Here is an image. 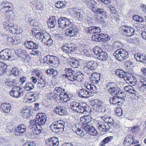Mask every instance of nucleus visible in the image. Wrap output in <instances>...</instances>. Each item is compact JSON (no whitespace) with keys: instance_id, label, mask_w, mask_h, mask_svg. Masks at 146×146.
I'll list each match as a JSON object with an SVG mask.
<instances>
[{"instance_id":"c03bdc74","label":"nucleus","mask_w":146,"mask_h":146,"mask_svg":"<svg viewBox=\"0 0 146 146\" xmlns=\"http://www.w3.org/2000/svg\"><path fill=\"white\" fill-rule=\"evenodd\" d=\"M116 84L114 82H108L106 85V89L108 90V91L109 92L110 90L112 89L115 87H116Z\"/></svg>"},{"instance_id":"9d476101","label":"nucleus","mask_w":146,"mask_h":146,"mask_svg":"<svg viewBox=\"0 0 146 146\" xmlns=\"http://www.w3.org/2000/svg\"><path fill=\"white\" fill-rule=\"evenodd\" d=\"M58 22L59 27L61 28L68 27L70 24L73 23L72 22H71L70 20L64 17L60 18L58 19Z\"/></svg>"},{"instance_id":"1a4fd4ad","label":"nucleus","mask_w":146,"mask_h":146,"mask_svg":"<svg viewBox=\"0 0 146 146\" xmlns=\"http://www.w3.org/2000/svg\"><path fill=\"white\" fill-rule=\"evenodd\" d=\"M122 35L130 37L134 34V30L129 26H122L121 27Z\"/></svg>"},{"instance_id":"13d9d810","label":"nucleus","mask_w":146,"mask_h":146,"mask_svg":"<svg viewBox=\"0 0 146 146\" xmlns=\"http://www.w3.org/2000/svg\"><path fill=\"white\" fill-rule=\"evenodd\" d=\"M105 35L104 34H101L100 35L98 34L96 35H94L92 36V37H94L95 38V40L96 41H100L101 40V37H103L104 36H105Z\"/></svg>"},{"instance_id":"69168bd1","label":"nucleus","mask_w":146,"mask_h":146,"mask_svg":"<svg viewBox=\"0 0 146 146\" xmlns=\"http://www.w3.org/2000/svg\"><path fill=\"white\" fill-rule=\"evenodd\" d=\"M13 26L14 25H13L11 23V24H9V25L5 26V27H3L6 30L11 33V31H12V30L13 28Z\"/></svg>"},{"instance_id":"3c124183","label":"nucleus","mask_w":146,"mask_h":146,"mask_svg":"<svg viewBox=\"0 0 146 146\" xmlns=\"http://www.w3.org/2000/svg\"><path fill=\"white\" fill-rule=\"evenodd\" d=\"M139 126L138 125H135L133 127H129V129L131 130L133 133L137 134L138 133Z\"/></svg>"},{"instance_id":"aec40b11","label":"nucleus","mask_w":146,"mask_h":146,"mask_svg":"<svg viewBox=\"0 0 146 146\" xmlns=\"http://www.w3.org/2000/svg\"><path fill=\"white\" fill-rule=\"evenodd\" d=\"M7 38L8 41L11 42L14 44H18L20 42V38L17 36L12 37L9 35Z\"/></svg>"},{"instance_id":"5701e85b","label":"nucleus","mask_w":146,"mask_h":146,"mask_svg":"<svg viewBox=\"0 0 146 146\" xmlns=\"http://www.w3.org/2000/svg\"><path fill=\"white\" fill-rule=\"evenodd\" d=\"M92 117L90 115H84L81 117L80 120L82 124L86 125V124L89 125V123L91 121Z\"/></svg>"},{"instance_id":"c9c22d12","label":"nucleus","mask_w":146,"mask_h":146,"mask_svg":"<svg viewBox=\"0 0 146 146\" xmlns=\"http://www.w3.org/2000/svg\"><path fill=\"white\" fill-rule=\"evenodd\" d=\"M108 57L107 53L104 51H102L101 53H100V54L97 57V58L100 60L104 61L107 60Z\"/></svg>"},{"instance_id":"79ce46f5","label":"nucleus","mask_w":146,"mask_h":146,"mask_svg":"<svg viewBox=\"0 0 146 146\" xmlns=\"http://www.w3.org/2000/svg\"><path fill=\"white\" fill-rule=\"evenodd\" d=\"M35 85L30 82H27L24 86V88L27 91L31 90L34 88Z\"/></svg>"},{"instance_id":"6e6552de","label":"nucleus","mask_w":146,"mask_h":146,"mask_svg":"<svg viewBox=\"0 0 146 146\" xmlns=\"http://www.w3.org/2000/svg\"><path fill=\"white\" fill-rule=\"evenodd\" d=\"M23 89L18 87H13L10 92V95L13 97L19 98L23 96Z\"/></svg>"},{"instance_id":"864d4df0","label":"nucleus","mask_w":146,"mask_h":146,"mask_svg":"<svg viewBox=\"0 0 146 146\" xmlns=\"http://www.w3.org/2000/svg\"><path fill=\"white\" fill-rule=\"evenodd\" d=\"M14 126L11 123H8L6 125V131L7 132L10 133L13 130Z\"/></svg>"},{"instance_id":"20e7f679","label":"nucleus","mask_w":146,"mask_h":146,"mask_svg":"<svg viewBox=\"0 0 146 146\" xmlns=\"http://www.w3.org/2000/svg\"><path fill=\"white\" fill-rule=\"evenodd\" d=\"M64 122L62 120H58L52 123L50 126V129L55 133L62 132L64 131Z\"/></svg>"},{"instance_id":"a18cd8bd","label":"nucleus","mask_w":146,"mask_h":146,"mask_svg":"<svg viewBox=\"0 0 146 146\" xmlns=\"http://www.w3.org/2000/svg\"><path fill=\"white\" fill-rule=\"evenodd\" d=\"M52 56L49 55H47L44 56L43 59L44 63L47 64L50 66L51 59L52 58Z\"/></svg>"},{"instance_id":"09e8293b","label":"nucleus","mask_w":146,"mask_h":146,"mask_svg":"<svg viewBox=\"0 0 146 146\" xmlns=\"http://www.w3.org/2000/svg\"><path fill=\"white\" fill-rule=\"evenodd\" d=\"M29 24L32 26L33 27L38 26V22L36 20L30 18L29 19Z\"/></svg>"},{"instance_id":"f704fd0d","label":"nucleus","mask_w":146,"mask_h":146,"mask_svg":"<svg viewBox=\"0 0 146 146\" xmlns=\"http://www.w3.org/2000/svg\"><path fill=\"white\" fill-rule=\"evenodd\" d=\"M70 64L74 68H76L79 66V62L78 60L73 58H71L69 60Z\"/></svg>"},{"instance_id":"0eeeda50","label":"nucleus","mask_w":146,"mask_h":146,"mask_svg":"<svg viewBox=\"0 0 146 146\" xmlns=\"http://www.w3.org/2000/svg\"><path fill=\"white\" fill-rule=\"evenodd\" d=\"M70 25L65 30V33L66 35L71 37L77 35L79 31L76 27L73 25V23Z\"/></svg>"},{"instance_id":"a19ab883","label":"nucleus","mask_w":146,"mask_h":146,"mask_svg":"<svg viewBox=\"0 0 146 146\" xmlns=\"http://www.w3.org/2000/svg\"><path fill=\"white\" fill-rule=\"evenodd\" d=\"M112 139V136H110L106 137L100 142V146H105L106 144L111 141Z\"/></svg>"},{"instance_id":"dca6fc26","label":"nucleus","mask_w":146,"mask_h":146,"mask_svg":"<svg viewBox=\"0 0 146 146\" xmlns=\"http://www.w3.org/2000/svg\"><path fill=\"white\" fill-rule=\"evenodd\" d=\"M78 96L81 98H88L90 96H92L89 91L84 89H80L78 91Z\"/></svg>"},{"instance_id":"e433bc0d","label":"nucleus","mask_w":146,"mask_h":146,"mask_svg":"<svg viewBox=\"0 0 146 146\" xmlns=\"http://www.w3.org/2000/svg\"><path fill=\"white\" fill-rule=\"evenodd\" d=\"M79 51L81 54L83 55L84 56H88L92 55V51L90 49H83V50H80V48Z\"/></svg>"},{"instance_id":"7c9ffc66","label":"nucleus","mask_w":146,"mask_h":146,"mask_svg":"<svg viewBox=\"0 0 146 146\" xmlns=\"http://www.w3.org/2000/svg\"><path fill=\"white\" fill-rule=\"evenodd\" d=\"M11 4L8 1H5L2 3L0 4V9H12Z\"/></svg>"},{"instance_id":"052dcab7","label":"nucleus","mask_w":146,"mask_h":146,"mask_svg":"<svg viewBox=\"0 0 146 146\" xmlns=\"http://www.w3.org/2000/svg\"><path fill=\"white\" fill-rule=\"evenodd\" d=\"M7 52H8V60L11 61L15 59L14 54L11 53V51L8 50H7Z\"/></svg>"},{"instance_id":"ea45409f","label":"nucleus","mask_w":146,"mask_h":146,"mask_svg":"<svg viewBox=\"0 0 146 146\" xmlns=\"http://www.w3.org/2000/svg\"><path fill=\"white\" fill-rule=\"evenodd\" d=\"M115 72L116 75L118 76L120 78H124L126 74V73L125 72L120 69H118L116 70Z\"/></svg>"},{"instance_id":"f8f14e48","label":"nucleus","mask_w":146,"mask_h":146,"mask_svg":"<svg viewBox=\"0 0 146 146\" xmlns=\"http://www.w3.org/2000/svg\"><path fill=\"white\" fill-rule=\"evenodd\" d=\"M39 94L36 92H29L27 93L26 96L28 101L33 102L39 98Z\"/></svg>"},{"instance_id":"393cba45","label":"nucleus","mask_w":146,"mask_h":146,"mask_svg":"<svg viewBox=\"0 0 146 146\" xmlns=\"http://www.w3.org/2000/svg\"><path fill=\"white\" fill-rule=\"evenodd\" d=\"M1 108L3 112L9 113L11 109V107L10 103L7 102L3 103L1 104Z\"/></svg>"},{"instance_id":"bf43d9fd","label":"nucleus","mask_w":146,"mask_h":146,"mask_svg":"<svg viewBox=\"0 0 146 146\" xmlns=\"http://www.w3.org/2000/svg\"><path fill=\"white\" fill-rule=\"evenodd\" d=\"M76 74V80L79 82L82 81L84 78L83 75L82 74Z\"/></svg>"},{"instance_id":"58836bf2","label":"nucleus","mask_w":146,"mask_h":146,"mask_svg":"<svg viewBox=\"0 0 146 146\" xmlns=\"http://www.w3.org/2000/svg\"><path fill=\"white\" fill-rule=\"evenodd\" d=\"M21 113L23 118H27L31 115V111L29 110L25 109H23L21 111Z\"/></svg>"},{"instance_id":"2f4dec72","label":"nucleus","mask_w":146,"mask_h":146,"mask_svg":"<svg viewBox=\"0 0 146 146\" xmlns=\"http://www.w3.org/2000/svg\"><path fill=\"white\" fill-rule=\"evenodd\" d=\"M134 78L135 77L133 74L126 73L124 79L127 83L129 82L130 83H132Z\"/></svg>"},{"instance_id":"473e14b6","label":"nucleus","mask_w":146,"mask_h":146,"mask_svg":"<svg viewBox=\"0 0 146 146\" xmlns=\"http://www.w3.org/2000/svg\"><path fill=\"white\" fill-rule=\"evenodd\" d=\"M94 110L98 112H104L106 110V108L103 106H102L101 104L94 106Z\"/></svg>"},{"instance_id":"6e6d98bb","label":"nucleus","mask_w":146,"mask_h":146,"mask_svg":"<svg viewBox=\"0 0 146 146\" xmlns=\"http://www.w3.org/2000/svg\"><path fill=\"white\" fill-rule=\"evenodd\" d=\"M46 84V81H41V80L38 81L37 83V86L39 88H42L44 87Z\"/></svg>"},{"instance_id":"2eb2a0df","label":"nucleus","mask_w":146,"mask_h":146,"mask_svg":"<svg viewBox=\"0 0 146 146\" xmlns=\"http://www.w3.org/2000/svg\"><path fill=\"white\" fill-rule=\"evenodd\" d=\"M24 45L26 48L29 49H35L38 48L39 47L38 43H35L31 41H26Z\"/></svg>"},{"instance_id":"7ed1b4c3","label":"nucleus","mask_w":146,"mask_h":146,"mask_svg":"<svg viewBox=\"0 0 146 146\" xmlns=\"http://www.w3.org/2000/svg\"><path fill=\"white\" fill-rule=\"evenodd\" d=\"M36 36V39L41 40L42 43L48 46H50L53 44V41L49 34L42 32L38 33Z\"/></svg>"},{"instance_id":"a878e982","label":"nucleus","mask_w":146,"mask_h":146,"mask_svg":"<svg viewBox=\"0 0 146 146\" xmlns=\"http://www.w3.org/2000/svg\"><path fill=\"white\" fill-rule=\"evenodd\" d=\"M56 18L54 17L51 16L50 17L48 22V25L50 28H53L56 26Z\"/></svg>"},{"instance_id":"680f3d73","label":"nucleus","mask_w":146,"mask_h":146,"mask_svg":"<svg viewBox=\"0 0 146 146\" xmlns=\"http://www.w3.org/2000/svg\"><path fill=\"white\" fill-rule=\"evenodd\" d=\"M118 96L119 99H122V98H124L126 96V94L124 92L121 91L120 90H119V93L118 94H117V95Z\"/></svg>"},{"instance_id":"bb28decb","label":"nucleus","mask_w":146,"mask_h":146,"mask_svg":"<svg viewBox=\"0 0 146 146\" xmlns=\"http://www.w3.org/2000/svg\"><path fill=\"white\" fill-rule=\"evenodd\" d=\"M17 80L15 79H13L10 78H7L5 80V84L10 87H11L14 86Z\"/></svg>"},{"instance_id":"de8ad7c7","label":"nucleus","mask_w":146,"mask_h":146,"mask_svg":"<svg viewBox=\"0 0 146 146\" xmlns=\"http://www.w3.org/2000/svg\"><path fill=\"white\" fill-rule=\"evenodd\" d=\"M7 67V65L4 63L0 62V75L3 74Z\"/></svg>"},{"instance_id":"603ef678","label":"nucleus","mask_w":146,"mask_h":146,"mask_svg":"<svg viewBox=\"0 0 146 146\" xmlns=\"http://www.w3.org/2000/svg\"><path fill=\"white\" fill-rule=\"evenodd\" d=\"M55 6L58 9L63 8L66 6V5L63 1H59L55 4Z\"/></svg>"},{"instance_id":"338daca9","label":"nucleus","mask_w":146,"mask_h":146,"mask_svg":"<svg viewBox=\"0 0 146 146\" xmlns=\"http://www.w3.org/2000/svg\"><path fill=\"white\" fill-rule=\"evenodd\" d=\"M13 26L14 25H13L11 23V24H9V25L5 26V27H3L6 30L11 33V31H12V30L13 28Z\"/></svg>"},{"instance_id":"4c0bfd02","label":"nucleus","mask_w":146,"mask_h":146,"mask_svg":"<svg viewBox=\"0 0 146 146\" xmlns=\"http://www.w3.org/2000/svg\"><path fill=\"white\" fill-rule=\"evenodd\" d=\"M10 18L12 20L14 19V17H11L10 15H7L6 18L5 20L4 21L3 23V27H5V26H7L9 24H11V21L9 19Z\"/></svg>"},{"instance_id":"72a5a7b5","label":"nucleus","mask_w":146,"mask_h":146,"mask_svg":"<svg viewBox=\"0 0 146 146\" xmlns=\"http://www.w3.org/2000/svg\"><path fill=\"white\" fill-rule=\"evenodd\" d=\"M7 56V50H3L0 52V59L5 60H8V56Z\"/></svg>"},{"instance_id":"f257e3e1","label":"nucleus","mask_w":146,"mask_h":146,"mask_svg":"<svg viewBox=\"0 0 146 146\" xmlns=\"http://www.w3.org/2000/svg\"><path fill=\"white\" fill-rule=\"evenodd\" d=\"M46 121V116L44 113H39L37 114L36 119L31 120L30 122V129L33 134L38 135L42 131L41 126L43 125Z\"/></svg>"},{"instance_id":"8fccbe9b","label":"nucleus","mask_w":146,"mask_h":146,"mask_svg":"<svg viewBox=\"0 0 146 146\" xmlns=\"http://www.w3.org/2000/svg\"><path fill=\"white\" fill-rule=\"evenodd\" d=\"M115 96L112 97L110 98V102L113 104L115 105L118 100H120L118 96Z\"/></svg>"},{"instance_id":"6ab92c4d","label":"nucleus","mask_w":146,"mask_h":146,"mask_svg":"<svg viewBox=\"0 0 146 146\" xmlns=\"http://www.w3.org/2000/svg\"><path fill=\"white\" fill-rule=\"evenodd\" d=\"M134 57L137 61L146 64L145 55L136 53L134 54Z\"/></svg>"},{"instance_id":"0e129e2a","label":"nucleus","mask_w":146,"mask_h":146,"mask_svg":"<svg viewBox=\"0 0 146 146\" xmlns=\"http://www.w3.org/2000/svg\"><path fill=\"white\" fill-rule=\"evenodd\" d=\"M93 12L97 14H100L102 15L105 14L106 12L104 11V10H92Z\"/></svg>"},{"instance_id":"b1692460","label":"nucleus","mask_w":146,"mask_h":146,"mask_svg":"<svg viewBox=\"0 0 146 146\" xmlns=\"http://www.w3.org/2000/svg\"><path fill=\"white\" fill-rule=\"evenodd\" d=\"M79 124L74 125L72 127V129L74 132H75L78 135L82 137L85 134L83 131L81 130L80 129L79 127Z\"/></svg>"},{"instance_id":"9b49d317","label":"nucleus","mask_w":146,"mask_h":146,"mask_svg":"<svg viewBox=\"0 0 146 146\" xmlns=\"http://www.w3.org/2000/svg\"><path fill=\"white\" fill-rule=\"evenodd\" d=\"M61 48L63 52L69 56L73 54L76 50L77 49V48L74 46H71L67 45H65L62 46Z\"/></svg>"},{"instance_id":"c756f323","label":"nucleus","mask_w":146,"mask_h":146,"mask_svg":"<svg viewBox=\"0 0 146 146\" xmlns=\"http://www.w3.org/2000/svg\"><path fill=\"white\" fill-rule=\"evenodd\" d=\"M88 32L90 34H93L96 33H100L101 32V30L99 27L93 26L88 28Z\"/></svg>"},{"instance_id":"412c9836","label":"nucleus","mask_w":146,"mask_h":146,"mask_svg":"<svg viewBox=\"0 0 146 146\" xmlns=\"http://www.w3.org/2000/svg\"><path fill=\"white\" fill-rule=\"evenodd\" d=\"M54 113L58 114L60 115H64L66 112V109L63 106H58L56 107L54 110Z\"/></svg>"},{"instance_id":"774afa93","label":"nucleus","mask_w":146,"mask_h":146,"mask_svg":"<svg viewBox=\"0 0 146 146\" xmlns=\"http://www.w3.org/2000/svg\"><path fill=\"white\" fill-rule=\"evenodd\" d=\"M23 146H35V144L33 141H29L25 143Z\"/></svg>"},{"instance_id":"4be33fe9","label":"nucleus","mask_w":146,"mask_h":146,"mask_svg":"<svg viewBox=\"0 0 146 146\" xmlns=\"http://www.w3.org/2000/svg\"><path fill=\"white\" fill-rule=\"evenodd\" d=\"M84 86L85 88L90 91L91 94L93 93H95L97 92V88L96 86L94 85L90 84L88 82H86L84 84Z\"/></svg>"},{"instance_id":"37998d69","label":"nucleus","mask_w":146,"mask_h":146,"mask_svg":"<svg viewBox=\"0 0 146 146\" xmlns=\"http://www.w3.org/2000/svg\"><path fill=\"white\" fill-rule=\"evenodd\" d=\"M120 89V88H118L116 86V87H115L108 92L112 95L117 96V94H118Z\"/></svg>"},{"instance_id":"4d7b16f0","label":"nucleus","mask_w":146,"mask_h":146,"mask_svg":"<svg viewBox=\"0 0 146 146\" xmlns=\"http://www.w3.org/2000/svg\"><path fill=\"white\" fill-rule=\"evenodd\" d=\"M11 73L15 76H16L18 75L19 73V71L17 68L16 67L13 68L11 70Z\"/></svg>"},{"instance_id":"cd10ccee","label":"nucleus","mask_w":146,"mask_h":146,"mask_svg":"<svg viewBox=\"0 0 146 146\" xmlns=\"http://www.w3.org/2000/svg\"><path fill=\"white\" fill-rule=\"evenodd\" d=\"M23 31L22 28L20 26H17L16 25L13 26V28L11 31V33L14 34H19L21 33Z\"/></svg>"},{"instance_id":"c85d7f7f","label":"nucleus","mask_w":146,"mask_h":146,"mask_svg":"<svg viewBox=\"0 0 146 146\" xmlns=\"http://www.w3.org/2000/svg\"><path fill=\"white\" fill-rule=\"evenodd\" d=\"M51 60L50 66L55 67L58 66L59 64V59L58 57L52 56Z\"/></svg>"},{"instance_id":"4468645a","label":"nucleus","mask_w":146,"mask_h":146,"mask_svg":"<svg viewBox=\"0 0 146 146\" xmlns=\"http://www.w3.org/2000/svg\"><path fill=\"white\" fill-rule=\"evenodd\" d=\"M83 128L89 134L92 135H96L98 134L97 130L94 127L92 126H90L86 124L84 125Z\"/></svg>"},{"instance_id":"5fc2aeb1","label":"nucleus","mask_w":146,"mask_h":146,"mask_svg":"<svg viewBox=\"0 0 146 146\" xmlns=\"http://www.w3.org/2000/svg\"><path fill=\"white\" fill-rule=\"evenodd\" d=\"M65 93H66L65 92H61L59 95L60 100L64 102H65L67 101V100H66V95Z\"/></svg>"},{"instance_id":"f3484780","label":"nucleus","mask_w":146,"mask_h":146,"mask_svg":"<svg viewBox=\"0 0 146 146\" xmlns=\"http://www.w3.org/2000/svg\"><path fill=\"white\" fill-rule=\"evenodd\" d=\"M26 128L24 125H18L14 131L16 135H21L26 131Z\"/></svg>"},{"instance_id":"39448f33","label":"nucleus","mask_w":146,"mask_h":146,"mask_svg":"<svg viewBox=\"0 0 146 146\" xmlns=\"http://www.w3.org/2000/svg\"><path fill=\"white\" fill-rule=\"evenodd\" d=\"M113 55L117 60L122 61L128 58V53L126 50L120 48L115 51Z\"/></svg>"},{"instance_id":"f03ea898","label":"nucleus","mask_w":146,"mask_h":146,"mask_svg":"<svg viewBox=\"0 0 146 146\" xmlns=\"http://www.w3.org/2000/svg\"><path fill=\"white\" fill-rule=\"evenodd\" d=\"M71 109L76 112L86 114L88 111V106L84 103H78L74 102L70 103Z\"/></svg>"},{"instance_id":"423d86ee","label":"nucleus","mask_w":146,"mask_h":146,"mask_svg":"<svg viewBox=\"0 0 146 146\" xmlns=\"http://www.w3.org/2000/svg\"><path fill=\"white\" fill-rule=\"evenodd\" d=\"M98 65L97 63L93 61L89 62L83 68L84 72L87 74H91L96 71Z\"/></svg>"},{"instance_id":"a211bd4d","label":"nucleus","mask_w":146,"mask_h":146,"mask_svg":"<svg viewBox=\"0 0 146 146\" xmlns=\"http://www.w3.org/2000/svg\"><path fill=\"white\" fill-rule=\"evenodd\" d=\"M90 78L92 82L94 84H98L100 80V76L99 74L96 72L92 73Z\"/></svg>"},{"instance_id":"e2e57ef3","label":"nucleus","mask_w":146,"mask_h":146,"mask_svg":"<svg viewBox=\"0 0 146 146\" xmlns=\"http://www.w3.org/2000/svg\"><path fill=\"white\" fill-rule=\"evenodd\" d=\"M53 140L52 146H57L59 144V142L58 138L54 137H52Z\"/></svg>"},{"instance_id":"ddd939ff","label":"nucleus","mask_w":146,"mask_h":146,"mask_svg":"<svg viewBox=\"0 0 146 146\" xmlns=\"http://www.w3.org/2000/svg\"><path fill=\"white\" fill-rule=\"evenodd\" d=\"M97 127L100 131L103 132H106L110 128L109 125L103 121H100L98 122Z\"/></svg>"},{"instance_id":"49530a36","label":"nucleus","mask_w":146,"mask_h":146,"mask_svg":"<svg viewBox=\"0 0 146 146\" xmlns=\"http://www.w3.org/2000/svg\"><path fill=\"white\" fill-rule=\"evenodd\" d=\"M93 51L97 57L103 51L98 46L95 47L93 49Z\"/></svg>"}]
</instances>
